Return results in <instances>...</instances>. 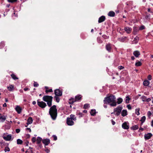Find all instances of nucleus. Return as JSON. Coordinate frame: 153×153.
Here are the masks:
<instances>
[{
  "mask_svg": "<svg viewBox=\"0 0 153 153\" xmlns=\"http://www.w3.org/2000/svg\"><path fill=\"white\" fill-rule=\"evenodd\" d=\"M122 127L124 129H128L129 128L128 123V122H125L122 124Z\"/></svg>",
  "mask_w": 153,
  "mask_h": 153,
  "instance_id": "11",
  "label": "nucleus"
},
{
  "mask_svg": "<svg viewBox=\"0 0 153 153\" xmlns=\"http://www.w3.org/2000/svg\"><path fill=\"white\" fill-rule=\"evenodd\" d=\"M15 109L16 111L18 114H20L21 112L22 108L19 106L17 105Z\"/></svg>",
  "mask_w": 153,
  "mask_h": 153,
  "instance_id": "18",
  "label": "nucleus"
},
{
  "mask_svg": "<svg viewBox=\"0 0 153 153\" xmlns=\"http://www.w3.org/2000/svg\"><path fill=\"white\" fill-rule=\"evenodd\" d=\"M42 142L44 144L45 146H46L50 143V140L49 139H44L42 140Z\"/></svg>",
  "mask_w": 153,
  "mask_h": 153,
  "instance_id": "8",
  "label": "nucleus"
},
{
  "mask_svg": "<svg viewBox=\"0 0 153 153\" xmlns=\"http://www.w3.org/2000/svg\"><path fill=\"white\" fill-rule=\"evenodd\" d=\"M4 46V42H1L0 43V49L1 48Z\"/></svg>",
  "mask_w": 153,
  "mask_h": 153,
  "instance_id": "44",
  "label": "nucleus"
},
{
  "mask_svg": "<svg viewBox=\"0 0 153 153\" xmlns=\"http://www.w3.org/2000/svg\"><path fill=\"white\" fill-rule=\"evenodd\" d=\"M19 91L21 93H23V91L22 89H20L19 90Z\"/></svg>",
  "mask_w": 153,
  "mask_h": 153,
  "instance_id": "64",
  "label": "nucleus"
},
{
  "mask_svg": "<svg viewBox=\"0 0 153 153\" xmlns=\"http://www.w3.org/2000/svg\"><path fill=\"white\" fill-rule=\"evenodd\" d=\"M17 143L18 144H22L23 141L22 140L19 139L17 140Z\"/></svg>",
  "mask_w": 153,
  "mask_h": 153,
  "instance_id": "37",
  "label": "nucleus"
},
{
  "mask_svg": "<svg viewBox=\"0 0 153 153\" xmlns=\"http://www.w3.org/2000/svg\"><path fill=\"white\" fill-rule=\"evenodd\" d=\"M49 114L53 120L56 119L57 116V110L55 105H53L50 108Z\"/></svg>",
  "mask_w": 153,
  "mask_h": 153,
  "instance_id": "2",
  "label": "nucleus"
},
{
  "mask_svg": "<svg viewBox=\"0 0 153 153\" xmlns=\"http://www.w3.org/2000/svg\"><path fill=\"white\" fill-rule=\"evenodd\" d=\"M133 54L135 57H138L140 55V53L139 51H136L133 52Z\"/></svg>",
  "mask_w": 153,
  "mask_h": 153,
  "instance_id": "19",
  "label": "nucleus"
},
{
  "mask_svg": "<svg viewBox=\"0 0 153 153\" xmlns=\"http://www.w3.org/2000/svg\"><path fill=\"white\" fill-rule=\"evenodd\" d=\"M4 151L5 152H9L10 151V149L8 146L5 147Z\"/></svg>",
  "mask_w": 153,
  "mask_h": 153,
  "instance_id": "41",
  "label": "nucleus"
},
{
  "mask_svg": "<svg viewBox=\"0 0 153 153\" xmlns=\"http://www.w3.org/2000/svg\"><path fill=\"white\" fill-rule=\"evenodd\" d=\"M24 90L25 91H26L28 90H30V89L27 88H25L24 89Z\"/></svg>",
  "mask_w": 153,
  "mask_h": 153,
  "instance_id": "60",
  "label": "nucleus"
},
{
  "mask_svg": "<svg viewBox=\"0 0 153 153\" xmlns=\"http://www.w3.org/2000/svg\"><path fill=\"white\" fill-rule=\"evenodd\" d=\"M20 129L17 128L16 129V131L17 133H18L20 132Z\"/></svg>",
  "mask_w": 153,
  "mask_h": 153,
  "instance_id": "57",
  "label": "nucleus"
},
{
  "mask_svg": "<svg viewBox=\"0 0 153 153\" xmlns=\"http://www.w3.org/2000/svg\"><path fill=\"white\" fill-rule=\"evenodd\" d=\"M115 15V13L112 11H110L108 14V15L111 17H114V16Z\"/></svg>",
  "mask_w": 153,
  "mask_h": 153,
  "instance_id": "23",
  "label": "nucleus"
},
{
  "mask_svg": "<svg viewBox=\"0 0 153 153\" xmlns=\"http://www.w3.org/2000/svg\"><path fill=\"white\" fill-rule=\"evenodd\" d=\"M103 102L105 104H109L111 106H115L117 105L116 97L112 95L105 97Z\"/></svg>",
  "mask_w": 153,
  "mask_h": 153,
  "instance_id": "1",
  "label": "nucleus"
},
{
  "mask_svg": "<svg viewBox=\"0 0 153 153\" xmlns=\"http://www.w3.org/2000/svg\"><path fill=\"white\" fill-rule=\"evenodd\" d=\"M26 130H28L29 132H31V130L30 128H27L26 129Z\"/></svg>",
  "mask_w": 153,
  "mask_h": 153,
  "instance_id": "59",
  "label": "nucleus"
},
{
  "mask_svg": "<svg viewBox=\"0 0 153 153\" xmlns=\"http://www.w3.org/2000/svg\"><path fill=\"white\" fill-rule=\"evenodd\" d=\"M131 59L132 60H134L135 59V58L134 56H132L131 57Z\"/></svg>",
  "mask_w": 153,
  "mask_h": 153,
  "instance_id": "63",
  "label": "nucleus"
},
{
  "mask_svg": "<svg viewBox=\"0 0 153 153\" xmlns=\"http://www.w3.org/2000/svg\"><path fill=\"white\" fill-rule=\"evenodd\" d=\"M70 117L69 118H71L73 120L75 121L76 120V117L75 115L73 114H71L70 115Z\"/></svg>",
  "mask_w": 153,
  "mask_h": 153,
  "instance_id": "28",
  "label": "nucleus"
},
{
  "mask_svg": "<svg viewBox=\"0 0 153 153\" xmlns=\"http://www.w3.org/2000/svg\"><path fill=\"white\" fill-rule=\"evenodd\" d=\"M33 86L35 87H37L39 86V84L37 82H34Z\"/></svg>",
  "mask_w": 153,
  "mask_h": 153,
  "instance_id": "48",
  "label": "nucleus"
},
{
  "mask_svg": "<svg viewBox=\"0 0 153 153\" xmlns=\"http://www.w3.org/2000/svg\"><path fill=\"white\" fill-rule=\"evenodd\" d=\"M36 138L35 137H33L32 139V141L33 143H34L36 142Z\"/></svg>",
  "mask_w": 153,
  "mask_h": 153,
  "instance_id": "52",
  "label": "nucleus"
},
{
  "mask_svg": "<svg viewBox=\"0 0 153 153\" xmlns=\"http://www.w3.org/2000/svg\"><path fill=\"white\" fill-rule=\"evenodd\" d=\"M105 48L109 52H111V44L110 43L107 44L105 46Z\"/></svg>",
  "mask_w": 153,
  "mask_h": 153,
  "instance_id": "14",
  "label": "nucleus"
},
{
  "mask_svg": "<svg viewBox=\"0 0 153 153\" xmlns=\"http://www.w3.org/2000/svg\"><path fill=\"white\" fill-rule=\"evenodd\" d=\"M127 112L126 110H124L122 111L121 112V115L122 116L124 117L126 116L127 115Z\"/></svg>",
  "mask_w": 153,
  "mask_h": 153,
  "instance_id": "25",
  "label": "nucleus"
},
{
  "mask_svg": "<svg viewBox=\"0 0 153 153\" xmlns=\"http://www.w3.org/2000/svg\"><path fill=\"white\" fill-rule=\"evenodd\" d=\"M139 128L138 125H134L131 127V129L133 130H136Z\"/></svg>",
  "mask_w": 153,
  "mask_h": 153,
  "instance_id": "26",
  "label": "nucleus"
},
{
  "mask_svg": "<svg viewBox=\"0 0 153 153\" xmlns=\"http://www.w3.org/2000/svg\"><path fill=\"white\" fill-rule=\"evenodd\" d=\"M66 122L67 125L68 126H72L74 124L73 120H72L71 118H69L68 117L67 119Z\"/></svg>",
  "mask_w": 153,
  "mask_h": 153,
  "instance_id": "7",
  "label": "nucleus"
},
{
  "mask_svg": "<svg viewBox=\"0 0 153 153\" xmlns=\"http://www.w3.org/2000/svg\"><path fill=\"white\" fill-rule=\"evenodd\" d=\"M141 99L143 102H149L151 100V99L150 98H147V97L145 96H142Z\"/></svg>",
  "mask_w": 153,
  "mask_h": 153,
  "instance_id": "12",
  "label": "nucleus"
},
{
  "mask_svg": "<svg viewBox=\"0 0 153 153\" xmlns=\"http://www.w3.org/2000/svg\"><path fill=\"white\" fill-rule=\"evenodd\" d=\"M148 79L149 80H151L152 79V76L150 75H149L148 76Z\"/></svg>",
  "mask_w": 153,
  "mask_h": 153,
  "instance_id": "54",
  "label": "nucleus"
},
{
  "mask_svg": "<svg viewBox=\"0 0 153 153\" xmlns=\"http://www.w3.org/2000/svg\"><path fill=\"white\" fill-rule=\"evenodd\" d=\"M151 126L152 127H153V120L151 122Z\"/></svg>",
  "mask_w": 153,
  "mask_h": 153,
  "instance_id": "62",
  "label": "nucleus"
},
{
  "mask_svg": "<svg viewBox=\"0 0 153 153\" xmlns=\"http://www.w3.org/2000/svg\"><path fill=\"white\" fill-rule=\"evenodd\" d=\"M10 3H14L16 2L17 0H7Z\"/></svg>",
  "mask_w": 153,
  "mask_h": 153,
  "instance_id": "47",
  "label": "nucleus"
},
{
  "mask_svg": "<svg viewBox=\"0 0 153 153\" xmlns=\"http://www.w3.org/2000/svg\"><path fill=\"white\" fill-rule=\"evenodd\" d=\"M145 27L143 25L139 27V30H141L144 29H145Z\"/></svg>",
  "mask_w": 153,
  "mask_h": 153,
  "instance_id": "51",
  "label": "nucleus"
},
{
  "mask_svg": "<svg viewBox=\"0 0 153 153\" xmlns=\"http://www.w3.org/2000/svg\"><path fill=\"white\" fill-rule=\"evenodd\" d=\"M147 115L149 117H150L152 115L151 112L150 111H148L147 112Z\"/></svg>",
  "mask_w": 153,
  "mask_h": 153,
  "instance_id": "49",
  "label": "nucleus"
},
{
  "mask_svg": "<svg viewBox=\"0 0 153 153\" xmlns=\"http://www.w3.org/2000/svg\"><path fill=\"white\" fill-rule=\"evenodd\" d=\"M82 96L81 95L78 94L75 96V98L76 102L80 101L82 99Z\"/></svg>",
  "mask_w": 153,
  "mask_h": 153,
  "instance_id": "15",
  "label": "nucleus"
},
{
  "mask_svg": "<svg viewBox=\"0 0 153 153\" xmlns=\"http://www.w3.org/2000/svg\"><path fill=\"white\" fill-rule=\"evenodd\" d=\"M105 17L104 16H102L99 19L98 22L99 23H101L104 21L105 20Z\"/></svg>",
  "mask_w": 153,
  "mask_h": 153,
  "instance_id": "20",
  "label": "nucleus"
},
{
  "mask_svg": "<svg viewBox=\"0 0 153 153\" xmlns=\"http://www.w3.org/2000/svg\"><path fill=\"white\" fill-rule=\"evenodd\" d=\"M146 120V117L145 116H143L141 117V119L140 120V121L141 122V126L143 124V123L145 122Z\"/></svg>",
  "mask_w": 153,
  "mask_h": 153,
  "instance_id": "24",
  "label": "nucleus"
},
{
  "mask_svg": "<svg viewBox=\"0 0 153 153\" xmlns=\"http://www.w3.org/2000/svg\"><path fill=\"white\" fill-rule=\"evenodd\" d=\"M54 94L56 96H61L62 94V91L59 89H56L54 91Z\"/></svg>",
  "mask_w": 153,
  "mask_h": 153,
  "instance_id": "9",
  "label": "nucleus"
},
{
  "mask_svg": "<svg viewBox=\"0 0 153 153\" xmlns=\"http://www.w3.org/2000/svg\"><path fill=\"white\" fill-rule=\"evenodd\" d=\"M45 152L47 153H49L50 152V149H48V148L47 147H46V146H45Z\"/></svg>",
  "mask_w": 153,
  "mask_h": 153,
  "instance_id": "42",
  "label": "nucleus"
},
{
  "mask_svg": "<svg viewBox=\"0 0 153 153\" xmlns=\"http://www.w3.org/2000/svg\"><path fill=\"white\" fill-rule=\"evenodd\" d=\"M117 103L118 104H119L123 102V99L121 98H119L117 99Z\"/></svg>",
  "mask_w": 153,
  "mask_h": 153,
  "instance_id": "30",
  "label": "nucleus"
},
{
  "mask_svg": "<svg viewBox=\"0 0 153 153\" xmlns=\"http://www.w3.org/2000/svg\"><path fill=\"white\" fill-rule=\"evenodd\" d=\"M139 29L138 27H134L133 28V30L132 31V33L134 35H136L137 34L138 32L139 31Z\"/></svg>",
  "mask_w": 153,
  "mask_h": 153,
  "instance_id": "16",
  "label": "nucleus"
},
{
  "mask_svg": "<svg viewBox=\"0 0 153 153\" xmlns=\"http://www.w3.org/2000/svg\"><path fill=\"white\" fill-rule=\"evenodd\" d=\"M90 114L92 116H94L96 114V110L95 109H91L90 112Z\"/></svg>",
  "mask_w": 153,
  "mask_h": 153,
  "instance_id": "34",
  "label": "nucleus"
},
{
  "mask_svg": "<svg viewBox=\"0 0 153 153\" xmlns=\"http://www.w3.org/2000/svg\"><path fill=\"white\" fill-rule=\"evenodd\" d=\"M124 29L126 33L128 34H129L131 33L132 30V29L131 27H125Z\"/></svg>",
  "mask_w": 153,
  "mask_h": 153,
  "instance_id": "13",
  "label": "nucleus"
},
{
  "mask_svg": "<svg viewBox=\"0 0 153 153\" xmlns=\"http://www.w3.org/2000/svg\"><path fill=\"white\" fill-rule=\"evenodd\" d=\"M130 99L128 96H127L126 97V103H128L129 101L130 100Z\"/></svg>",
  "mask_w": 153,
  "mask_h": 153,
  "instance_id": "40",
  "label": "nucleus"
},
{
  "mask_svg": "<svg viewBox=\"0 0 153 153\" xmlns=\"http://www.w3.org/2000/svg\"><path fill=\"white\" fill-rule=\"evenodd\" d=\"M143 130H144V129L143 128H142V127H140L139 128V131L140 132V131H143Z\"/></svg>",
  "mask_w": 153,
  "mask_h": 153,
  "instance_id": "61",
  "label": "nucleus"
},
{
  "mask_svg": "<svg viewBox=\"0 0 153 153\" xmlns=\"http://www.w3.org/2000/svg\"><path fill=\"white\" fill-rule=\"evenodd\" d=\"M11 76L12 78L15 80L18 79V78L16 76L15 74H12L11 75Z\"/></svg>",
  "mask_w": 153,
  "mask_h": 153,
  "instance_id": "33",
  "label": "nucleus"
},
{
  "mask_svg": "<svg viewBox=\"0 0 153 153\" xmlns=\"http://www.w3.org/2000/svg\"><path fill=\"white\" fill-rule=\"evenodd\" d=\"M8 90L10 91H12L14 89V86L13 85H10L7 87Z\"/></svg>",
  "mask_w": 153,
  "mask_h": 153,
  "instance_id": "21",
  "label": "nucleus"
},
{
  "mask_svg": "<svg viewBox=\"0 0 153 153\" xmlns=\"http://www.w3.org/2000/svg\"><path fill=\"white\" fill-rule=\"evenodd\" d=\"M135 66H140L142 65V63L140 61H138L135 63Z\"/></svg>",
  "mask_w": 153,
  "mask_h": 153,
  "instance_id": "38",
  "label": "nucleus"
},
{
  "mask_svg": "<svg viewBox=\"0 0 153 153\" xmlns=\"http://www.w3.org/2000/svg\"><path fill=\"white\" fill-rule=\"evenodd\" d=\"M53 92V90L52 89H46L45 90V92L46 93H48V92Z\"/></svg>",
  "mask_w": 153,
  "mask_h": 153,
  "instance_id": "45",
  "label": "nucleus"
},
{
  "mask_svg": "<svg viewBox=\"0 0 153 153\" xmlns=\"http://www.w3.org/2000/svg\"><path fill=\"white\" fill-rule=\"evenodd\" d=\"M140 109L139 108H137L135 109V113L137 115H140Z\"/></svg>",
  "mask_w": 153,
  "mask_h": 153,
  "instance_id": "35",
  "label": "nucleus"
},
{
  "mask_svg": "<svg viewBox=\"0 0 153 153\" xmlns=\"http://www.w3.org/2000/svg\"><path fill=\"white\" fill-rule=\"evenodd\" d=\"M33 121V120L32 117H30L27 119V124L28 125L32 123Z\"/></svg>",
  "mask_w": 153,
  "mask_h": 153,
  "instance_id": "22",
  "label": "nucleus"
},
{
  "mask_svg": "<svg viewBox=\"0 0 153 153\" xmlns=\"http://www.w3.org/2000/svg\"><path fill=\"white\" fill-rule=\"evenodd\" d=\"M129 110H131V107L130 105H128L127 106Z\"/></svg>",
  "mask_w": 153,
  "mask_h": 153,
  "instance_id": "53",
  "label": "nucleus"
},
{
  "mask_svg": "<svg viewBox=\"0 0 153 153\" xmlns=\"http://www.w3.org/2000/svg\"><path fill=\"white\" fill-rule=\"evenodd\" d=\"M123 108V107L121 106H119L117 108H115L114 110V114L115 115L118 116L120 113Z\"/></svg>",
  "mask_w": 153,
  "mask_h": 153,
  "instance_id": "4",
  "label": "nucleus"
},
{
  "mask_svg": "<svg viewBox=\"0 0 153 153\" xmlns=\"http://www.w3.org/2000/svg\"><path fill=\"white\" fill-rule=\"evenodd\" d=\"M55 98L56 99V102H59L60 99L58 96H55Z\"/></svg>",
  "mask_w": 153,
  "mask_h": 153,
  "instance_id": "46",
  "label": "nucleus"
},
{
  "mask_svg": "<svg viewBox=\"0 0 153 153\" xmlns=\"http://www.w3.org/2000/svg\"><path fill=\"white\" fill-rule=\"evenodd\" d=\"M152 134L151 133H148L147 134H145L144 135V137L145 140H146L149 139L152 136Z\"/></svg>",
  "mask_w": 153,
  "mask_h": 153,
  "instance_id": "10",
  "label": "nucleus"
},
{
  "mask_svg": "<svg viewBox=\"0 0 153 153\" xmlns=\"http://www.w3.org/2000/svg\"><path fill=\"white\" fill-rule=\"evenodd\" d=\"M111 121L113 125H114L115 124V122L113 120H111Z\"/></svg>",
  "mask_w": 153,
  "mask_h": 153,
  "instance_id": "58",
  "label": "nucleus"
},
{
  "mask_svg": "<svg viewBox=\"0 0 153 153\" xmlns=\"http://www.w3.org/2000/svg\"><path fill=\"white\" fill-rule=\"evenodd\" d=\"M126 37H123L120 38L118 39L119 41L121 42H124L126 39Z\"/></svg>",
  "mask_w": 153,
  "mask_h": 153,
  "instance_id": "29",
  "label": "nucleus"
},
{
  "mask_svg": "<svg viewBox=\"0 0 153 153\" xmlns=\"http://www.w3.org/2000/svg\"><path fill=\"white\" fill-rule=\"evenodd\" d=\"M77 114L79 115V117H82L84 115V114L80 112H79V113H77Z\"/></svg>",
  "mask_w": 153,
  "mask_h": 153,
  "instance_id": "43",
  "label": "nucleus"
},
{
  "mask_svg": "<svg viewBox=\"0 0 153 153\" xmlns=\"http://www.w3.org/2000/svg\"><path fill=\"white\" fill-rule=\"evenodd\" d=\"M53 99L52 96L48 95H45L42 98L43 100L47 102V105L49 107H51L52 105Z\"/></svg>",
  "mask_w": 153,
  "mask_h": 153,
  "instance_id": "3",
  "label": "nucleus"
},
{
  "mask_svg": "<svg viewBox=\"0 0 153 153\" xmlns=\"http://www.w3.org/2000/svg\"><path fill=\"white\" fill-rule=\"evenodd\" d=\"M6 119V116L2 115L0 114V121L1 122H4Z\"/></svg>",
  "mask_w": 153,
  "mask_h": 153,
  "instance_id": "17",
  "label": "nucleus"
},
{
  "mask_svg": "<svg viewBox=\"0 0 153 153\" xmlns=\"http://www.w3.org/2000/svg\"><path fill=\"white\" fill-rule=\"evenodd\" d=\"M52 137L53 138V140H57V137L55 135H53Z\"/></svg>",
  "mask_w": 153,
  "mask_h": 153,
  "instance_id": "50",
  "label": "nucleus"
},
{
  "mask_svg": "<svg viewBox=\"0 0 153 153\" xmlns=\"http://www.w3.org/2000/svg\"><path fill=\"white\" fill-rule=\"evenodd\" d=\"M139 37L137 36H136L134 39L133 40V41L134 42V43L136 44L138 42L139 40Z\"/></svg>",
  "mask_w": 153,
  "mask_h": 153,
  "instance_id": "32",
  "label": "nucleus"
},
{
  "mask_svg": "<svg viewBox=\"0 0 153 153\" xmlns=\"http://www.w3.org/2000/svg\"><path fill=\"white\" fill-rule=\"evenodd\" d=\"M69 103L70 104H73L74 102H76V100H75V98H71L70 99H69Z\"/></svg>",
  "mask_w": 153,
  "mask_h": 153,
  "instance_id": "27",
  "label": "nucleus"
},
{
  "mask_svg": "<svg viewBox=\"0 0 153 153\" xmlns=\"http://www.w3.org/2000/svg\"><path fill=\"white\" fill-rule=\"evenodd\" d=\"M2 137L6 141H10L12 138V135L7 134V133H4Z\"/></svg>",
  "mask_w": 153,
  "mask_h": 153,
  "instance_id": "5",
  "label": "nucleus"
},
{
  "mask_svg": "<svg viewBox=\"0 0 153 153\" xmlns=\"http://www.w3.org/2000/svg\"><path fill=\"white\" fill-rule=\"evenodd\" d=\"M97 40L98 42L99 43H102V41L100 39L98 38Z\"/></svg>",
  "mask_w": 153,
  "mask_h": 153,
  "instance_id": "55",
  "label": "nucleus"
},
{
  "mask_svg": "<svg viewBox=\"0 0 153 153\" xmlns=\"http://www.w3.org/2000/svg\"><path fill=\"white\" fill-rule=\"evenodd\" d=\"M149 82L148 80H145L143 82V84L144 85L147 86L149 84Z\"/></svg>",
  "mask_w": 153,
  "mask_h": 153,
  "instance_id": "31",
  "label": "nucleus"
},
{
  "mask_svg": "<svg viewBox=\"0 0 153 153\" xmlns=\"http://www.w3.org/2000/svg\"><path fill=\"white\" fill-rule=\"evenodd\" d=\"M89 107V104L86 103L84 104V105L83 108L85 109H87Z\"/></svg>",
  "mask_w": 153,
  "mask_h": 153,
  "instance_id": "39",
  "label": "nucleus"
},
{
  "mask_svg": "<svg viewBox=\"0 0 153 153\" xmlns=\"http://www.w3.org/2000/svg\"><path fill=\"white\" fill-rule=\"evenodd\" d=\"M118 68L119 70H121L124 68V67L122 66H118Z\"/></svg>",
  "mask_w": 153,
  "mask_h": 153,
  "instance_id": "56",
  "label": "nucleus"
},
{
  "mask_svg": "<svg viewBox=\"0 0 153 153\" xmlns=\"http://www.w3.org/2000/svg\"><path fill=\"white\" fill-rule=\"evenodd\" d=\"M42 138L39 137H37V139L36 140V143L37 144H39L41 141H42Z\"/></svg>",
  "mask_w": 153,
  "mask_h": 153,
  "instance_id": "36",
  "label": "nucleus"
},
{
  "mask_svg": "<svg viewBox=\"0 0 153 153\" xmlns=\"http://www.w3.org/2000/svg\"><path fill=\"white\" fill-rule=\"evenodd\" d=\"M37 104L38 105L42 108H45L46 106V103L43 101H39V100H37Z\"/></svg>",
  "mask_w": 153,
  "mask_h": 153,
  "instance_id": "6",
  "label": "nucleus"
}]
</instances>
